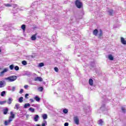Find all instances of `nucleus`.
<instances>
[{
  "instance_id": "f257e3e1",
  "label": "nucleus",
  "mask_w": 126,
  "mask_h": 126,
  "mask_svg": "<svg viewBox=\"0 0 126 126\" xmlns=\"http://www.w3.org/2000/svg\"><path fill=\"white\" fill-rule=\"evenodd\" d=\"M5 79L9 82H12L13 81H15V80L17 79V77L15 75H13L10 77H8L7 78H5Z\"/></svg>"
},
{
  "instance_id": "f03ea898",
  "label": "nucleus",
  "mask_w": 126,
  "mask_h": 126,
  "mask_svg": "<svg viewBox=\"0 0 126 126\" xmlns=\"http://www.w3.org/2000/svg\"><path fill=\"white\" fill-rule=\"evenodd\" d=\"M75 5L77 6L78 8H81L82 6H83V4H82V2L80 1V0H76L75 1Z\"/></svg>"
},
{
  "instance_id": "7ed1b4c3",
  "label": "nucleus",
  "mask_w": 126,
  "mask_h": 126,
  "mask_svg": "<svg viewBox=\"0 0 126 126\" xmlns=\"http://www.w3.org/2000/svg\"><path fill=\"white\" fill-rule=\"evenodd\" d=\"M8 71V68H5L1 72H0V76L2 77L4 75L5 72Z\"/></svg>"
},
{
  "instance_id": "20e7f679",
  "label": "nucleus",
  "mask_w": 126,
  "mask_h": 126,
  "mask_svg": "<svg viewBox=\"0 0 126 126\" xmlns=\"http://www.w3.org/2000/svg\"><path fill=\"white\" fill-rule=\"evenodd\" d=\"M73 121L75 125H77V126H78V125H79V118H78V117L75 116L73 118Z\"/></svg>"
},
{
  "instance_id": "39448f33",
  "label": "nucleus",
  "mask_w": 126,
  "mask_h": 126,
  "mask_svg": "<svg viewBox=\"0 0 126 126\" xmlns=\"http://www.w3.org/2000/svg\"><path fill=\"white\" fill-rule=\"evenodd\" d=\"M10 116L9 117V119L10 120H12V121H13V119L15 118V115L13 114V112H10Z\"/></svg>"
},
{
  "instance_id": "423d86ee",
  "label": "nucleus",
  "mask_w": 126,
  "mask_h": 126,
  "mask_svg": "<svg viewBox=\"0 0 126 126\" xmlns=\"http://www.w3.org/2000/svg\"><path fill=\"white\" fill-rule=\"evenodd\" d=\"M12 122V120L9 119L8 120L5 121L4 122V126H8L10 125V123Z\"/></svg>"
},
{
  "instance_id": "0eeeda50",
  "label": "nucleus",
  "mask_w": 126,
  "mask_h": 126,
  "mask_svg": "<svg viewBox=\"0 0 126 126\" xmlns=\"http://www.w3.org/2000/svg\"><path fill=\"white\" fill-rule=\"evenodd\" d=\"M5 86V82L4 81H0V88H2Z\"/></svg>"
},
{
  "instance_id": "6e6552de",
  "label": "nucleus",
  "mask_w": 126,
  "mask_h": 126,
  "mask_svg": "<svg viewBox=\"0 0 126 126\" xmlns=\"http://www.w3.org/2000/svg\"><path fill=\"white\" fill-rule=\"evenodd\" d=\"M34 81H43V79L41 77H36L34 79Z\"/></svg>"
},
{
  "instance_id": "1a4fd4ad",
  "label": "nucleus",
  "mask_w": 126,
  "mask_h": 126,
  "mask_svg": "<svg viewBox=\"0 0 126 126\" xmlns=\"http://www.w3.org/2000/svg\"><path fill=\"white\" fill-rule=\"evenodd\" d=\"M38 34V33H36L35 34H33L32 36L31 39L32 41H35L36 39V36Z\"/></svg>"
},
{
  "instance_id": "9d476101",
  "label": "nucleus",
  "mask_w": 126,
  "mask_h": 126,
  "mask_svg": "<svg viewBox=\"0 0 126 126\" xmlns=\"http://www.w3.org/2000/svg\"><path fill=\"white\" fill-rule=\"evenodd\" d=\"M121 42L122 44H123V45H126V40H125V38L121 37Z\"/></svg>"
},
{
  "instance_id": "9b49d317",
  "label": "nucleus",
  "mask_w": 126,
  "mask_h": 126,
  "mask_svg": "<svg viewBox=\"0 0 126 126\" xmlns=\"http://www.w3.org/2000/svg\"><path fill=\"white\" fill-rule=\"evenodd\" d=\"M100 110L102 111H107V108H106V105L105 104H103L101 107H100Z\"/></svg>"
},
{
  "instance_id": "f8f14e48",
  "label": "nucleus",
  "mask_w": 126,
  "mask_h": 126,
  "mask_svg": "<svg viewBox=\"0 0 126 126\" xmlns=\"http://www.w3.org/2000/svg\"><path fill=\"white\" fill-rule=\"evenodd\" d=\"M38 120H39V115H35L33 118V121H34V122H38Z\"/></svg>"
},
{
  "instance_id": "ddd939ff",
  "label": "nucleus",
  "mask_w": 126,
  "mask_h": 126,
  "mask_svg": "<svg viewBox=\"0 0 126 126\" xmlns=\"http://www.w3.org/2000/svg\"><path fill=\"white\" fill-rule=\"evenodd\" d=\"M121 111L122 113H123L124 114H126V106H123L121 107Z\"/></svg>"
},
{
  "instance_id": "4468645a",
  "label": "nucleus",
  "mask_w": 126,
  "mask_h": 126,
  "mask_svg": "<svg viewBox=\"0 0 126 126\" xmlns=\"http://www.w3.org/2000/svg\"><path fill=\"white\" fill-rule=\"evenodd\" d=\"M12 101H13V99H12L11 97H9L8 99V101H7V103L9 105H10V104H11V103L12 102Z\"/></svg>"
},
{
  "instance_id": "2eb2a0df",
  "label": "nucleus",
  "mask_w": 126,
  "mask_h": 126,
  "mask_svg": "<svg viewBox=\"0 0 126 126\" xmlns=\"http://www.w3.org/2000/svg\"><path fill=\"white\" fill-rule=\"evenodd\" d=\"M108 58L109 60H110V61H114V57L112 55H109Z\"/></svg>"
},
{
  "instance_id": "dca6fc26",
  "label": "nucleus",
  "mask_w": 126,
  "mask_h": 126,
  "mask_svg": "<svg viewBox=\"0 0 126 126\" xmlns=\"http://www.w3.org/2000/svg\"><path fill=\"white\" fill-rule=\"evenodd\" d=\"M109 15H113L114 14V10L111 9L108 11Z\"/></svg>"
},
{
  "instance_id": "f3484780",
  "label": "nucleus",
  "mask_w": 126,
  "mask_h": 126,
  "mask_svg": "<svg viewBox=\"0 0 126 126\" xmlns=\"http://www.w3.org/2000/svg\"><path fill=\"white\" fill-rule=\"evenodd\" d=\"M8 112V108H6L3 110V112L4 115H6Z\"/></svg>"
},
{
  "instance_id": "a211bd4d",
  "label": "nucleus",
  "mask_w": 126,
  "mask_h": 126,
  "mask_svg": "<svg viewBox=\"0 0 126 126\" xmlns=\"http://www.w3.org/2000/svg\"><path fill=\"white\" fill-rule=\"evenodd\" d=\"M34 100H35L36 102H40V100H41V98L39 97V96L36 95L34 97Z\"/></svg>"
},
{
  "instance_id": "6ab92c4d",
  "label": "nucleus",
  "mask_w": 126,
  "mask_h": 126,
  "mask_svg": "<svg viewBox=\"0 0 126 126\" xmlns=\"http://www.w3.org/2000/svg\"><path fill=\"white\" fill-rule=\"evenodd\" d=\"M42 118L43 120H47L48 119V115L46 114H42Z\"/></svg>"
},
{
  "instance_id": "aec40b11",
  "label": "nucleus",
  "mask_w": 126,
  "mask_h": 126,
  "mask_svg": "<svg viewBox=\"0 0 126 126\" xmlns=\"http://www.w3.org/2000/svg\"><path fill=\"white\" fill-rule=\"evenodd\" d=\"M93 34L94 35V36H97L98 34V30L97 29L94 30L93 32Z\"/></svg>"
},
{
  "instance_id": "412c9836",
  "label": "nucleus",
  "mask_w": 126,
  "mask_h": 126,
  "mask_svg": "<svg viewBox=\"0 0 126 126\" xmlns=\"http://www.w3.org/2000/svg\"><path fill=\"white\" fill-rule=\"evenodd\" d=\"M89 83L90 85L92 86V85H93V79H90L89 80Z\"/></svg>"
},
{
  "instance_id": "4be33fe9",
  "label": "nucleus",
  "mask_w": 126,
  "mask_h": 126,
  "mask_svg": "<svg viewBox=\"0 0 126 126\" xmlns=\"http://www.w3.org/2000/svg\"><path fill=\"white\" fill-rule=\"evenodd\" d=\"M28 107H30V103H25L24 106L25 109H27Z\"/></svg>"
},
{
  "instance_id": "5701e85b",
  "label": "nucleus",
  "mask_w": 126,
  "mask_h": 126,
  "mask_svg": "<svg viewBox=\"0 0 126 126\" xmlns=\"http://www.w3.org/2000/svg\"><path fill=\"white\" fill-rule=\"evenodd\" d=\"M29 110L32 113H35V109H34L33 108L31 107L29 109Z\"/></svg>"
},
{
  "instance_id": "b1692460",
  "label": "nucleus",
  "mask_w": 126,
  "mask_h": 126,
  "mask_svg": "<svg viewBox=\"0 0 126 126\" xmlns=\"http://www.w3.org/2000/svg\"><path fill=\"white\" fill-rule=\"evenodd\" d=\"M98 35H99V38H100L101 37H102V36H103V32L101 30H100L99 33L98 34Z\"/></svg>"
},
{
  "instance_id": "393cba45",
  "label": "nucleus",
  "mask_w": 126,
  "mask_h": 126,
  "mask_svg": "<svg viewBox=\"0 0 126 126\" xmlns=\"http://www.w3.org/2000/svg\"><path fill=\"white\" fill-rule=\"evenodd\" d=\"M18 102L19 103H22L23 102V97L21 96L18 99Z\"/></svg>"
},
{
  "instance_id": "a878e982",
  "label": "nucleus",
  "mask_w": 126,
  "mask_h": 126,
  "mask_svg": "<svg viewBox=\"0 0 126 126\" xmlns=\"http://www.w3.org/2000/svg\"><path fill=\"white\" fill-rule=\"evenodd\" d=\"M9 68L11 70H13V69L14 68V64L10 65Z\"/></svg>"
},
{
  "instance_id": "bb28decb",
  "label": "nucleus",
  "mask_w": 126,
  "mask_h": 126,
  "mask_svg": "<svg viewBox=\"0 0 126 126\" xmlns=\"http://www.w3.org/2000/svg\"><path fill=\"white\" fill-rule=\"evenodd\" d=\"M19 103H16L15 104V107H14V109H16V110H18L19 109Z\"/></svg>"
},
{
  "instance_id": "cd10ccee",
  "label": "nucleus",
  "mask_w": 126,
  "mask_h": 126,
  "mask_svg": "<svg viewBox=\"0 0 126 126\" xmlns=\"http://www.w3.org/2000/svg\"><path fill=\"white\" fill-rule=\"evenodd\" d=\"M47 121L44 120L42 124V126H47Z\"/></svg>"
},
{
  "instance_id": "c85d7f7f",
  "label": "nucleus",
  "mask_w": 126,
  "mask_h": 126,
  "mask_svg": "<svg viewBox=\"0 0 126 126\" xmlns=\"http://www.w3.org/2000/svg\"><path fill=\"white\" fill-rule=\"evenodd\" d=\"M38 89L40 92H43V90H44V88L40 87H39Z\"/></svg>"
},
{
  "instance_id": "c756f323",
  "label": "nucleus",
  "mask_w": 126,
  "mask_h": 126,
  "mask_svg": "<svg viewBox=\"0 0 126 126\" xmlns=\"http://www.w3.org/2000/svg\"><path fill=\"white\" fill-rule=\"evenodd\" d=\"M21 28H22V30H23V31H25L26 26H25V25H22V26H21Z\"/></svg>"
},
{
  "instance_id": "7c9ffc66",
  "label": "nucleus",
  "mask_w": 126,
  "mask_h": 126,
  "mask_svg": "<svg viewBox=\"0 0 126 126\" xmlns=\"http://www.w3.org/2000/svg\"><path fill=\"white\" fill-rule=\"evenodd\" d=\"M45 65V64L43 63H39L38 66L39 67H42V66H44Z\"/></svg>"
},
{
  "instance_id": "2f4dec72",
  "label": "nucleus",
  "mask_w": 126,
  "mask_h": 126,
  "mask_svg": "<svg viewBox=\"0 0 126 126\" xmlns=\"http://www.w3.org/2000/svg\"><path fill=\"white\" fill-rule=\"evenodd\" d=\"M5 103H6V101H0V105H4V104H5Z\"/></svg>"
},
{
  "instance_id": "473e14b6",
  "label": "nucleus",
  "mask_w": 126,
  "mask_h": 126,
  "mask_svg": "<svg viewBox=\"0 0 126 126\" xmlns=\"http://www.w3.org/2000/svg\"><path fill=\"white\" fill-rule=\"evenodd\" d=\"M4 95H5V91L1 92V96L2 97H3L4 96Z\"/></svg>"
},
{
  "instance_id": "72a5a7b5",
  "label": "nucleus",
  "mask_w": 126,
  "mask_h": 126,
  "mask_svg": "<svg viewBox=\"0 0 126 126\" xmlns=\"http://www.w3.org/2000/svg\"><path fill=\"white\" fill-rule=\"evenodd\" d=\"M63 113H64V114H67V113H68V110L66 109H63Z\"/></svg>"
},
{
  "instance_id": "f704fd0d",
  "label": "nucleus",
  "mask_w": 126,
  "mask_h": 126,
  "mask_svg": "<svg viewBox=\"0 0 126 126\" xmlns=\"http://www.w3.org/2000/svg\"><path fill=\"white\" fill-rule=\"evenodd\" d=\"M22 63L24 65H26V64H27V62H26V61H23Z\"/></svg>"
},
{
  "instance_id": "c9c22d12",
  "label": "nucleus",
  "mask_w": 126,
  "mask_h": 126,
  "mask_svg": "<svg viewBox=\"0 0 126 126\" xmlns=\"http://www.w3.org/2000/svg\"><path fill=\"white\" fill-rule=\"evenodd\" d=\"M98 125H100V126H102V125H103V121H102V120H100L98 121Z\"/></svg>"
},
{
  "instance_id": "e433bc0d",
  "label": "nucleus",
  "mask_w": 126,
  "mask_h": 126,
  "mask_svg": "<svg viewBox=\"0 0 126 126\" xmlns=\"http://www.w3.org/2000/svg\"><path fill=\"white\" fill-rule=\"evenodd\" d=\"M15 70H19V67L18 66H15L14 67Z\"/></svg>"
},
{
  "instance_id": "4c0bfd02",
  "label": "nucleus",
  "mask_w": 126,
  "mask_h": 126,
  "mask_svg": "<svg viewBox=\"0 0 126 126\" xmlns=\"http://www.w3.org/2000/svg\"><path fill=\"white\" fill-rule=\"evenodd\" d=\"M16 87H12V90H11V91L12 92H14V91H15V89H16Z\"/></svg>"
},
{
  "instance_id": "58836bf2",
  "label": "nucleus",
  "mask_w": 126,
  "mask_h": 126,
  "mask_svg": "<svg viewBox=\"0 0 126 126\" xmlns=\"http://www.w3.org/2000/svg\"><path fill=\"white\" fill-rule=\"evenodd\" d=\"M32 107H34V108H39V105H35V104H32Z\"/></svg>"
},
{
  "instance_id": "ea45409f",
  "label": "nucleus",
  "mask_w": 126,
  "mask_h": 126,
  "mask_svg": "<svg viewBox=\"0 0 126 126\" xmlns=\"http://www.w3.org/2000/svg\"><path fill=\"white\" fill-rule=\"evenodd\" d=\"M54 70L56 72H58V71H59V68H58V67H54Z\"/></svg>"
},
{
  "instance_id": "a19ab883",
  "label": "nucleus",
  "mask_w": 126,
  "mask_h": 126,
  "mask_svg": "<svg viewBox=\"0 0 126 126\" xmlns=\"http://www.w3.org/2000/svg\"><path fill=\"white\" fill-rule=\"evenodd\" d=\"M5 5L7 7H10V6H11V5H10L9 3L5 4Z\"/></svg>"
},
{
  "instance_id": "79ce46f5",
  "label": "nucleus",
  "mask_w": 126,
  "mask_h": 126,
  "mask_svg": "<svg viewBox=\"0 0 126 126\" xmlns=\"http://www.w3.org/2000/svg\"><path fill=\"white\" fill-rule=\"evenodd\" d=\"M28 96H29V94H25V97L26 98V99H28Z\"/></svg>"
},
{
  "instance_id": "37998d69",
  "label": "nucleus",
  "mask_w": 126,
  "mask_h": 126,
  "mask_svg": "<svg viewBox=\"0 0 126 126\" xmlns=\"http://www.w3.org/2000/svg\"><path fill=\"white\" fill-rule=\"evenodd\" d=\"M20 94H22L23 93V89H21L19 92Z\"/></svg>"
},
{
  "instance_id": "c03bdc74",
  "label": "nucleus",
  "mask_w": 126,
  "mask_h": 126,
  "mask_svg": "<svg viewBox=\"0 0 126 126\" xmlns=\"http://www.w3.org/2000/svg\"><path fill=\"white\" fill-rule=\"evenodd\" d=\"M24 87L25 89H27V88L29 87V86H28V85H25Z\"/></svg>"
},
{
  "instance_id": "a18cd8bd",
  "label": "nucleus",
  "mask_w": 126,
  "mask_h": 126,
  "mask_svg": "<svg viewBox=\"0 0 126 126\" xmlns=\"http://www.w3.org/2000/svg\"><path fill=\"white\" fill-rule=\"evenodd\" d=\"M30 101H31V103H33L34 102V99L31 98L30 99Z\"/></svg>"
},
{
  "instance_id": "49530a36",
  "label": "nucleus",
  "mask_w": 126,
  "mask_h": 126,
  "mask_svg": "<svg viewBox=\"0 0 126 126\" xmlns=\"http://www.w3.org/2000/svg\"><path fill=\"white\" fill-rule=\"evenodd\" d=\"M64 126H68V123H65L64 124Z\"/></svg>"
},
{
  "instance_id": "de8ad7c7",
  "label": "nucleus",
  "mask_w": 126,
  "mask_h": 126,
  "mask_svg": "<svg viewBox=\"0 0 126 126\" xmlns=\"http://www.w3.org/2000/svg\"><path fill=\"white\" fill-rule=\"evenodd\" d=\"M17 6H18L17 4H14L13 5L14 8H15V7H17Z\"/></svg>"
},
{
  "instance_id": "09e8293b",
  "label": "nucleus",
  "mask_w": 126,
  "mask_h": 126,
  "mask_svg": "<svg viewBox=\"0 0 126 126\" xmlns=\"http://www.w3.org/2000/svg\"><path fill=\"white\" fill-rule=\"evenodd\" d=\"M38 38H41V36H38Z\"/></svg>"
},
{
  "instance_id": "8fccbe9b",
  "label": "nucleus",
  "mask_w": 126,
  "mask_h": 126,
  "mask_svg": "<svg viewBox=\"0 0 126 126\" xmlns=\"http://www.w3.org/2000/svg\"><path fill=\"white\" fill-rule=\"evenodd\" d=\"M1 52V50H0V53Z\"/></svg>"
},
{
  "instance_id": "3c124183",
  "label": "nucleus",
  "mask_w": 126,
  "mask_h": 126,
  "mask_svg": "<svg viewBox=\"0 0 126 126\" xmlns=\"http://www.w3.org/2000/svg\"><path fill=\"white\" fill-rule=\"evenodd\" d=\"M30 58H32V56H30Z\"/></svg>"
}]
</instances>
